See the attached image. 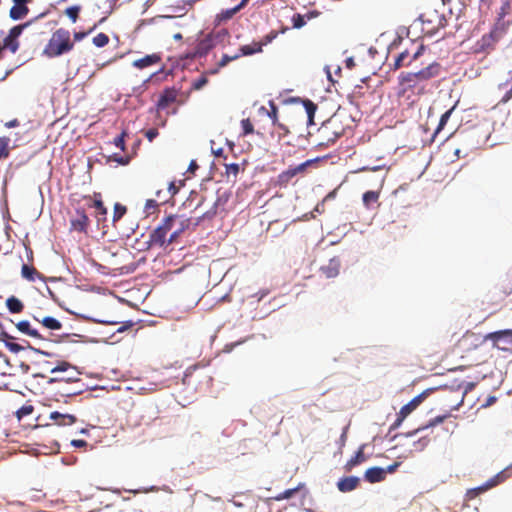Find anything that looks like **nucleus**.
I'll return each mask as SVG.
<instances>
[{
	"label": "nucleus",
	"mask_w": 512,
	"mask_h": 512,
	"mask_svg": "<svg viewBox=\"0 0 512 512\" xmlns=\"http://www.w3.org/2000/svg\"><path fill=\"white\" fill-rule=\"evenodd\" d=\"M71 365L68 362H62L51 370L52 373L66 371Z\"/></svg>",
	"instance_id": "nucleus-61"
},
{
	"label": "nucleus",
	"mask_w": 512,
	"mask_h": 512,
	"mask_svg": "<svg viewBox=\"0 0 512 512\" xmlns=\"http://www.w3.org/2000/svg\"><path fill=\"white\" fill-rule=\"evenodd\" d=\"M30 25V22H26L20 25H16L9 30V33L12 37L18 40L19 36L22 34L23 30Z\"/></svg>",
	"instance_id": "nucleus-41"
},
{
	"label": "nucleus",
	"mask_w": 512,
	"mask_h": 512,
	"mask_svg": "<svg viewBox=\"0 0 512 512\" xmlns=\"http://www.w3.org/2000/svg\"><path fill=\"white\" fill-rule=\"evenodd\" d=\"M243 7H239V4L237 6H235L234 8L230 9V10H227L225 12V18H231L234 14H236L240 9H242Z\"/></svg>",
	"instance_id": "nucleus-64"
},
{
	"label": "nucleus",
	"mask_w": 512,
	"mask_h": 512,
	"mask_svg": "<svg viewBox=\"0 0 512 512\" xmlns=\"http://www.w3.org/2000/svg\"><path fill=\"white\" fill-rule=\"evenodd\" d=\"M495 33L496 32L490 31L488 34L483 35L482 38L477 42V51L489 52L493 50L496 43L500 40Z\"/></svg>",
	"instance_id": "nucleus-14"
},
{
	"label": "nucleus",
	"mask_w": 512,
	"mask_h": 512,
	"mask_svg": "<svg viewBox=\"0 0 512 512\" xmlns=\"http://www.w3.org/2000/svg\"><path fill=\"white\" fill-rule=\"evenodd\" d=\"M345 132L338 117H331L318 129V146L328 147L336 142Z\"/></svg>",
	"instance_id": "nucleus-3"
},
{
	"label": "nucleus",
	"mask_w": 512,
	"mask_h": 512,
	"mask_svg": "<svg viewBox=\"0 0 512 512\" xmlns=\"http://www.w3.org/2000/svg\"><path fill=\"white\" fill-rule=\"evenodd\" d=\"M34 411V407L33 405L31 404H25L23 405L22 407H20L17 411H16V416L18 419H22L23 417L25 416H28L30 414H32Z\"/></svg>",
	"instance_id": "nucleus-40"
},
{
	"label": "nucleus",
	"mask_w": 512,
	"mask_h": 512,
	"mask_svg": "<svg viewBox=\"0 0 512 512\" xmlns=\"http://www.w3.org/2000/svg\"><path fill=\"white\" fill-rule=\"evenodd\" d=\"M91 207H94L97 210V217L99 221L101 219H105V216L107 214V208L104 206L102 200L95 199Z\"/></svg>",
	"instance_id": "nucleus-36"
},
{
	"label": "nucleus",
	"mask_w": 512,
	"mask_h": 512,
	"mask_svg": "<svg viewBox=\"0 0 512 512\" xmlns=\"http://www.w3.org/2000/svg\"><path fill=\"white\" fill-rule=\"evenodd\" d=\"M160 61L161 56L159 54L154 53L135 60L133 62V66L138 69H144L146 67L158 64Z\"/></svg>",
	"instance_id": "nucleus-17"
},
{
	"label": "nucleus",
	"mask_w": 512,
	"mask_h": 512,
	"mask_svg": "<svg viewBox=\"0 0 512 512\" xmlns=\"http://www.w3.org/2000/svg\"><path fill=\"white\" fill-rule=\"evenodd\" d=\"M293 27L299 29L306 24L304 17L301 14H295L292 18Z\"/></svg>",
	"instance_id": "nucleus-52"
},
{
	"label": "nucleus",
	"mask_w": 512,
	"mask_h": 512,
	"mask_svg": "<svg viewBox=\"0 0 512 512\" xmlns=\"http://www.w3.org/2000/svg\"><path fill=\"white\" fill-rule=\"evenodd\" d=\"M127 133L126 131H122V133L117 136L113 143L116 147L120 148L122 151L125 150V137H126Z\"/></svg>",
	"instance_id": "nucleus-50"
},
{
	"label": "nucleus",
	"mask_w": 512,
	"mask_h": 512,
	"mask_svg": "<svg viewBox=\"0 0 512 512\" xmlns=\"http://www.w3.org/2000/svg\"><path fill=\"white\" fill-rule=\"evenodd\" d=\"M273 126L275 128V132L277 133L279 139L286 136L289 133V129L287 128V126L280 122L276 123Z\"/></svg>",
	"instance_id": "nucleus-48"
},
{
	"label": "nucleus",
	"mask_w": 512,
	"mask_h": 512,
	"mask_svg": "<svg viewBox=\"0 0 512 512\" xmlns=\"http://www.w3.org/2000/svg\"><path fill=\"white\" fill-rule=\"evenodd\" d=\"M112 159L121 165H127L130 162L129 157H122L118 155H114Z\"/></svg>",
	"instance_id": "nucleus-62"
},
{
	"label": "nucleus",
	"mask_w": 512,
	"mask_h": 512,
	"mask_svg": "<svg viewBox=\"0 0 512 512\" xmlns=\"http://www.w3.org/2000/svg\"><path fill=\"white\" fill-rule=\"evenodd\" d=\"M215 46L214 36L209 33L205 35L204 38L199 40L196 45L195 51L191 54H188L187 58H196V57H204L206 56L210 50Z\"/></svg>",
	"instance_id": "nucleus-9"
},
{
	"label": "nucleus",
	"mask_w": 512,
	"mask_h": 512,
	"mask_svg": "<svg viewBox=\"0 0 512 512\" xmlns=\"http://www.w3.org/2000/svg\"><path fill=\"white\" fill-rule=\"evenodd\" d=\"M40 323L48 330H60L62 328V323L52 316L42 317Z\"/></svg>",
	"instance_id": "nucleus-26"
},
{
	"label": "nucleus",
	"mask_w": 512,
	"mask_h": 512,
	"mask_svg": "<svg viewBox=\"0 0 512 512\" xmlns=\"http://www.w3.org/2000/svg\"><path fill=\"white\" fill-rule=\"evenodd\" d=\"M159 135L157 128H150L145 131V137L152 142Z\"/></svg>",
	"instance_id": "nucleus-58"
},
{
	"label": "nucleus",
	"mask_w": 512,
	"mask_h": 512,
	"mask_svg": "<svg viewBox=\"0 0 512 512\" xmlns=\"http://www.w3.org/2000/svg\"><path fill=\"white\" fill-rule=\"evenodd\" d=\"M450 416V414H445V415H440V416H436L435 418L429 420V422L425 425V426H422V427H419L418 429H416L415 431L409 433V435H413L417 432H420L422 430H425L427 428H430V427H434L438 424H441L445 421V419H447L448 417Z\"/></svg>",
	"instance_id": "nucleus-30"
},
{
	"label": "nucleus",
	"mask_w": 512,
	"mask_h": 512,
	"mask_svg": "<svg viewBox=\"0 0 512 512\" xmlns=\"http://www.w3.org/2000/svg\"><path fill=\"white\" fill-rule=\"evenodd\" d=\"M364 448L365 445L360 446L356 454L347 461V463L344 466L346 471H351L354 467L366 461L367 457L364 454Z\"/></svg>",
	"instance_id": "nucleus-20"
},
{
	"label": "nucleus",
	"mask_w": 512,
	"mask_h": 512,
	"mask_svg": "<svg viewBox=\"0 0 512 512\" xmlns=\"http://www.w3.org/2000/svg\"><path fill=\"white\" fill-rule=\"evenodd\" d=\"M240 167L237 163L227 164L225 166V174L229 178L230 176H233L234 179H236L238 173H239Z\"/></svg>",
	"instance_id": "nucleus-43"
},
{
	"label": "nucleus",
	"mask_w": 512,
	"mask_h": 512,
	"mask_svg": "<svg viewBox=\"0 0 512 512\" xmlns=\"http://www.w3.org/2000/svg\"><path fill=\"white\" fill-rule=\"evenodd\" d=\"M509 23L505 22L504 19H498L494 28L491 30L492 32H496V36L501 39L507 31Z\"/></svg>",
	"instance_id": "nucleus-33"
},
{
	"label": "nucleus",
	"mask_w": 512,
	"mask_h": 512,
	"mask_svg": "<svg viewBox=\"0 0 512 512\" xmlns=\"http://www.w3.org/2000/svg\"><path fill=\"white\" fill-rule=\"evenodd\" d=\"M73 48L74 43L70 39V32L67 29L59 28L52 33L44 47L43 55L48 58H56L70 52Z\"/></svg>",
	"instance_id": "nucleus-1"
},
{
	"label": "nucleus",
	"mask_w": 512,
	"mask_h": 512,
	"mask_svg": "<svg viewBox=\"0 0 512 512\" xmlns=\"http://www.w3.org/2000/svg\"><path fill=\"white\" fill-rule=\"evenodd\" d=\"M16 327L21 333H23L27 336H30L35 339H41V340L44 339V337L38 332V330L34 329L31 326L29 321H26V320L19 321L16 324Z\"/></svg>",
	"instance_id": "nucleus-19"
},
{
	"label": "nucleus",
	"mask_w": 512,
	"mask_h": 512,
	"mask_svg": "<svg viewBox=\"0 0 512 512\" xmlns=\"http://www.w3.org/2000/svg\"><path fill=\"white\" fill-rule=\"evenodd\" d=\"M303 105H304V108H305L307 116H308V124L309 125L314 124V116H315V112L317 110V105L309 99L304 100Z\"/></svg>",
	"instance_id": "nucleus-32"
},
{
	"label": "nucleus",
	"mask_w": 512,
	"mask_h": 512,
	"mask_svg": "<svg viewBox=\"0 0 512 512\" xmlns=\"http://www.w3.org/2000/svg\"><path fill=\"white\" fill-rule=\"evenodd\" d=\"M6 306L11 313H21L24 309V304L15 296H11L6 300Z\"/></svg>",
	"instance_id": "nucleus-25"
},
{
	"label": "nucleus",
	"mask_w": 512,
	"mask_h": 512,
	"mask_svg": "<svg viewBox=\"0 0 512 512\" xmlns=\"http://www.w3.org/2000/svg\"><path fill=\"white\" fill-rule=\"evenodd\" d=\"M92 42L96 47L102 48L109 43V37L107 34L101 32L93 37Z\"/></svg>",
	"instance_id": "nucleus-38"
},
{
	"label": "nucleus",
	"mask_w": 512,
	"mask_h": 512,
	"mask_svg": "<svg viewBox=\"0 0 512 512\" xmlns=\"http://www.w3.org/2000/svg\"><path fill=\"white\" fill-rule=\"evenodd\" d=\"M359 479L354 476L345 477L339 480L337 487L341 492H350L357 488Z\"/></svg>",
	"instance_id": "nucleus-21"
},
{
	"label": "nucleus",
	"mask_w": 512,
	"mask_h": 512,
	"mask_svg": "<svg viewBox=\"0 0 512 512\" xmlns=\"http://www.w3.org/2000/svg\"><path fill=\"white\" fill-rule=\"evenodd\" d=\"M79 381V379H74L72 377H69V378H66V377H60V378H51L50 379V383H53V382H56V383H59V384H67V383H70V382H77Z\"/></svg>",
	"instance_id": "nucleus-57"
},
{
	"label": "nucleus",
	"mask_w": 512,
	"mask_h": 512,
	"mask_svg": "<svg viewBox=\"0 0 512 512\" xmlns=\"http://www.w3.org/2000/svg\"><path fill=\"white\" fill-rule=\"evenodd\" d=\"M1 46L3 49H8L12 53H16L19 49L20 43L16 38H14L10 34H8L3 39V45H1Z\"/></svg>",
	"instance_id": "nucleus-29"
},
{
	"label": "nucleus",
	"mask_w": 512,
	"mask_h": 512,
	"mask_svg": "<svg viewBox=\"0 0 512 512\" xmlns=\"http://www.w3.org/2000/svg\"><path fill=\"white\" fill-rule=\"evenodd\" d=\"M380 197L379 191H366L362 196L363 204L366 208H370L372 204L377 203Z\"/></svg>",
	"instance_id": "nucleus-28"
},
{
	"label": "nucleus",
	"mask_w": 512,
	"mask_h": 512,
	"mask_svg": "<svg viewBox=\"0 0 512 512\" xmlns=\"http://www.w3.org/2000/svg\"><path fill=\"white\" fill-rule=\"evenodd\" d=\"M455 106H453L452 108H450L449 110H447L444 114H442L441 118H440V121L438 123V126L433 134V138H435V136L445 127V125L447 124L453 110H454Z\"/></svg>",
	"instance_id": "nucleus-35"
},
{
	"label": "nucleus",
	"mask_w": 512,
	"mask_h": 512,
	"mask_svg": "<svg viewBox=\"0 0 512 512\" xmlns=\"http://www.w3.org/2000/svg\"><path fill=\"white\" fill-rule=\"evenodd\" d=\"M241 127L243 129V135L246 136L248 134H252L254 132V127L250 119H243L241 121Z\"/></svg>",
	"instance_id": "nucleus-46"
},
{
	"label": "nucleus",
	"mask_w": 512,
	"mask_h": 512,
	"mask_svg": "<svg viewBox=\"0 0 512 512\" xmlns=\"http://www.w3.org/2000/svg\"><path fill=\"white\" fill-rule=\"evenodd\" d=\"M483 340L491 341L494 348L512 353V329L488 333L484 336Z\"/></svg>",
	"instance_id": "nucleus-6"
},
{
	"label": "nucleus",
	"mask_w": 512,
	"mask_h": 512,
	"mask_svg": "<svg viewBox=\"0 0 512 512\" xmlns=\"http://www.w3.org/2000/svg\"><path fill=\"white\" fill-rule=\"evenodd\" d=\"M239 57L238 54L234 55V56H229L227 54H224L221 58V60L219 61L218 63V66L219 67H224L226 66L229 62H231L232 60H235Z\"/></svg>",
	"instance_id": "nucleus-55"
},
{
	"label": "nucleus",
	"mask_w": 512,
	"mask_h": 512,
	"mask_svg": "<svg viewBox=\"0 0 512 512\" xmlns=\"http://www.w3.org/2000/svg\"><path fill=\"white\" fill-rule=\"evenodd\" d=\"M29 12V8L27 5H16L12 6L10 9V18L13 20H20L24 18Z\"/></svg>",
	"instance_id": "nucleus-24"
},
{
	"label": "nucleus",
	"mask_w": 512,
	"mask_h": 512,
	"mask_svg": "<svg viewBox=\"0 0 512 512\" xmlns=\"http://www.w3.org/2000/svg\"><path fill=\"white\" fill-rule=\"evenodd\" d=\"M421 30L425 35L432 36L446 25L445 16L436 9H427L418 18Z\"/></svg>",
	"instance_id": "nucleus-4"
},
{
	"label": "nucleus",
	"mask_w": 512,
	"mask_h": 512,
	"mask_svg": "<svg viewBox=\"0 0 512 512\" xmlns=\"http://www.w3.org/2000/svg\"><path fill=\"white\" fill-rule=\"evenodd\" d=\"M398 96L410 98V93L420 94L423 91L421 82L413 72H401L398 76Z\"/></svg>",
	"instance_id": "nucleus-5"
},
{
	"label": "nucleus",
	"mask_w": 512,
	"mask_h": 512,
	"mask_svg": "<svg viewBox=\"0 0 512 512\" xmlns=\"http://www.w3.org/2000/svg\"><path fill=\"white\" fill-rule=\"evenodd\" d=\"M89 223V218L83 209H76L70 220L71 229L81 233L87 232Z\"/></svg>",
	"instance_id": "nucleus-10"
},
{
	"label": "nucleus",
	"mask_w": 512,
	"mask_h": 512,
	"mask_svg": "<svg viewBox=\"0 0 512 512\" xmlns=\"http://www.w3.org/2000/svg\"><path fill=\"white\" fill-rule=\"evenodd\" d=\"M474 340H478V336L473 332L467 331L460 340V343L468 341L473 342Z\"/></svg>",
	"instance_id": "nucleus-60"
},
{
	"label": "nucleus",
	"mask_w": 512,
	"mask_h": 512,
	"mask_svg": "<svg viewBox=\"0 0 512 512\" xmlns=\"http://www.w3.org/2000/svg\"><path fill=\"white\" fill-rule=\"evenodd\" d=\"M295 176L296 174L293 167H289L278 175V184L286 186Z\"/></svg>",
	"instance_id": "nucleus-31"
},
{
	"label": "nucleus",
	"mask_w": 512,
	"mask_h": 512,
	"mask_svg": "<svg viewBox=\"0 0 512 512\" xmlns=\"http://www.w3.org/2000/svg\"><path fill=\"white\" fill-rule=\"evenodd\" d=\"M262 51V46L259 43H255L253 46L251 45H244L241 47V52L243 55H251L257 52Z\"/></svg>",
	"instance_id": "nucleus-39"
},
{
	"label": "nucleus",
	"mask_w": 512,
	"mask_h": 512,
	"mask_svg": "<svg viewBox=\"0 0 512 512\" xmlns=\"http://www.w3.org/2000/svg\"><path fill=\"white\" fill-rule=\"evenodd\" d=\"M425 394L422 393L414 397L411 401L405 404L397 414V418L394 423L390 426V431L399 428L405 418L410 415L423 401Z\"/></svg>",
	"instance_id": "nucleus-8"
},
{
	"label": "nucleus",
	"mask_w": 512,
	"mask_h": 512,
	"mask_svg": "<svg viewBox=\"0 0 512 512\" xmlns=\"http://www.w3.org/2000/svg\"><path fill=\"white\" fill-rule=\"evenodd\" d=\"M126 212H127V209L125 206L121 205L120 203H116L114 205L113 221L120 220L125 215Z\"/></svg>",
	"instance_id": "nucleus-42"
},
{
	"label": "nucleus",
	"mask_w": 512,
	"mask_h": 512,
	"mask_svg": "<svg viewBox=\"0 0 512 512\" xmlns=\"http://www.w3.org/2000/svg\"><path fill=\"white\" fill-rule=\"evenodd\" d=\"M429 442H430L429 438L423 437V438H421L418 441L413 443V450L414 451H418V452L422 451L423 449H425V447H427Z\"/></svg>",
	"instance_id": "nucleus-47"
},
{
	"label": "nucleus",
	"mask_w": 512,
	"mask_h": 512,
	"mask_svg": "<svg viewBox=\"0 0 512 512\" xmlns=\"http://www.w3.org/2000/svg\"><path fill=\"white\" fill-rule=\"evenodd\" d=\"M302 487H303V484H299L295 488L287 489V490L283 491L282 493H280L279 495H277L275 497V499L277 501H281V500H284V499H289V498L293 497Z\"/></svg>",
	"instance_id": "nucleus-37"
},
{
	"label": "nucleus",
	"mask_w": 512,
	"mask_h": 512,
	"mask_svg": "<svg viewBox=\"0 0 512 512\" xmlns=\"http://www.w3.org/2000/svg\"><path fill=\"white\" fill-rule=\"evenodd\" d=\"M508 85H510V88H509V90L506 91L504 96L500 99L499 104H506L508 101H510V99H512V70L509 71L508 78L506 79V81L500 83L498 85V88L504 89Z\"/></svg>",
	"instance_id": "nucleus-22"
},
{
	"label": "nucleus",
	"mask_w": 512,
	"mask_h": 512,
	"mask_svg": "<svg viewBox=\"0 0 512 512\" xmlns=\"http://www.w3.org/2000/svg\"><path fill=\"white\" fill-rule=\"evenodd\" d=\"M269 105H270V111L267 112L268 116L270 117V119L272 120V123L273 125H275L276 123H278V107L276 106V104L273 102V101H270L269 102Z\"/></svg>",
	"instance_id": "nucleus-45"
},
{
	"label": "nucleus",
	"mask_w": 512,
	"mask_h": 512,
	"mask_svg": "<svg viewBox=\"0 0 512 512\" xmlns=\"http://www.w3.org/2000/svg\"><path fill=\"white\" fill-rule=\"evenodd\" d=\"M311 164H312V160H307V161H305V162H303V163H301V164H299V165H297V166L293 167V169H294V171H295L296 176H297L298 174H302V173H304V172L306 171V169H307Z\"/></svg>",
	"instance_id": "nucleus-54"
},
{
	"label": "nucleus",
	"mask_w": 512,
	"mask_h": 512,
	"mask_svg": "<svg viewBox=\"0 0 512 512\" xmlns=\"http://www.w3.org/2000/svg\"><path fill=\"white\" fill-rule=\"evenodd\" d=\"M10 139L8 137H0V160L6 159L10 154Z\"/></svg>",
	"instance_id": "nucleus-34"
},
{
	"label": "nucleus",
	"mask_w": 512,
	"mask_h": 512,
	"mask_svg": "<svg viewBox=\"0 0 512 512\" xmlns=\"http://www.w3.org/2000/svg\"><path fill=\"white\" fill-rule=\"evenodd\" d=\"M191 225V219L183 218L177 215V221L175 222V226L172 229V232L169 234V242H176L180 235L189 229Z\"/></svg>",
	"instance_id": "nucleus-13"
},
{
	"label": "nucleus",
	"mask_w": 512,
	"mask_h": 512,
	"mask_svg": "<svg viewBox=\"0 0 512 512\" xmlns=\"http://www.w3.org/2000/svg\"><path fill=\"white\" fill-rule=\"evenodd\" d=\"M216 214V210L213 209L212 211H206L204 212L201 216H199L196 221L193 223L194 227L198 226L200 224L201 221H203L204 219H211L214 217V215Z\"/></svg>",
	"instance_id": "nucleus-53"
},
{
	"label": "nucleus",
	"mask_w": 512,
	"mask_h": 512,
	"mask_svg": "<svg viewBox=\"0 0 512 512\" xmlns=\"http://www.w3.org/2000/svg\"><path fill=\"white\" fill-rule=\"evenodd\" d=\"M49 418L58 426H70L77 421L74 415L57 411L51 412Z\"/></svg>",
	"instance_id": "nucleus-16"
},
{
	"label": "nucleus",
	"mask_w": 512,
	"mask_h": 512,
	"mask_svg": "<svg viewBox=\"0 0 512 512\" xmlns=\"http://www.w3.org/2000/svg\"><path fill=\"white\" fill-rule=\"evenodd\" d=\"M82 391L79 389V390H73V389H62L61 390V393L62 395L64 396H73V395H78L80 394Z\"/></svg>",
	"instance_id": "nucleus-63"
},
{
	"label": "nucleus",
	"mask_w": 512,
	"mask_h": 512,
	"mask_svg": "<svg viewBox=\"0 0 512 512\" xmlns=\"http://www.w3.org/2000/svg\"><path fill=\"white\" fill-rule=\"evenodd\" d=\"M510 468H506L499 472L497 475H495L493 478H491L487 484L486 488L494 487L502 482H504L507 478L511 476Z\"/></svg>",
	"instance_id": "nucleus-23"
},
{
	"label": "nucleus",
	"mask_w": 512,
	"mask_h": 512,
	"mask_svg": "<svg viewBox=\"0 0 512 512\" xmlns=\"http://www.w3.org/2000/svg\"><path fill=\"white\" fill-rule=\"evenodd\" d=\"M208 83V78L205 75H202L192 83V89L200 90Z\"/></svg>",
	"instance_id": "nucleus-49"
},
{
	"label": "nucleus",
	"mask_w": 512,
	"mask_h": 512,
	"mask_svg": "<svg viewBox=\"0 0 512 512\" xmlns=\"http://www.w3.org/2000/svg\"><path fill=\"white\" fill-rule=\"evenodd\" d=\"M198 369V365H192V366H189L185 372H184V376H183V383L184 384H188L189 381V377L193 374L194 371H196Z\"/></svg>",
	"instance_id": "nucleus-56"
},
{
	"label": "nucleus",
	"mask_w": 512,
	"mask_h": 512,
	"mask_svg": "<svg viewBox=\"0 0 512 512\" xmlns=\"http://www.w3.org/2000/svg\"><path fill=\"white\" fill-rule=\"evenodd\" d=\"M21 275L28 281H35L36 277L41 278V274L33 267L23 264L21 268Z\"/></svg>",
	"instance_id": "nucleus-27"
},
{
	"label": "nucleus",
	"mask_w": 512,
	"mask_h": 512,
	"mask_svg": "<svg viewBox=\"0 0 512 512\" xmlns=\"http://www.w3.org/2000/svg\"><path fill=\"white\" fill-rule=\"evenodd\" d=\"M341 261L339 257L331 258L327 264L321 266L320 271L326 278H335L339 275Z\"/></svg>",
	"instance_id": "nucleus-15"
},
{
	"label": "nucleus",
	"mask_w": 512,
	"mask_h": 512,
	"mask_svg": "<svg viewBox=\"0 0 512 512\" xmlns=\"http://www.w3.org/2000/svg\"><path fill=\"white\" fill-rule=\"evenodd\" d=\"M441 72V65L438 62H432L428 64L425 68L413 72L418 79V81L425 82L432 78L437 77Z\"/></svg>",
	"instance_id": "nucleus-11"
},
{
	"label": "nucleus",
	"mask_w": 512,
	"mask_h": 512,
	"mask_svg": "<svg viewBox=\"0 0 512 512\" xmlns=\"http://www.w3.org/2000/svg\"><path fill=\"white\" fill-rule=\"evenodd\" d=\"M177 215H169L165 217L161 223L149 234V245L151 247L164 248L173 242H169V234L175 226Z\"/></svg>",
	"instance_id": "nucleus-2"
},
{
	"label": "nucleus",
	"mask_w": 512,
	"mask_h": 512,
	"mask_svg": "<svg viewBox=\"0 0 512 512\" xmlns=\"http://www.w3.org/2000/svg\"><path fill=\"white\" fill-rule=\"evenodd\" d=\"M411 46L415 47L414 51L405 49L404 51L399 53V55L396 57L394 65H393L395 70L399 69L401 67L411 65L413 61H415L422 55V53L425 49L422 44L416 46L414 43H411Z\"/></svg>",
	"instance_id": "nucleus-7"
},
{
	"label": "nucleus",
	"mask_w": 512,
	"mask_h": 512,
	"mask_svg": "<svg viewBox=\"0 0 512 512\" xmlns=\"http://www.w3.org/2000/svg\"><path fill=\"white\" fill-rule=\"evenodd\" d=\"M178 96V90L174 87L166 88L160 94L159 99L157 101V109L164 110L169 107L172 103H174Z\"/></svg>",
	"instance_id": "nucleus-12"
},
{
	"label": "nucleus",
	"mask_w": 512,
	"mask_h": 512,
	"mask_svg": "<svg viewBox=\"0 0 512 512\" xmlns=\"http://www.w3.org/2000/svg\"><path fill=\"white\" fill-rule=\"evenodd\" d=\"M386 476L385 469L381 467H371L366 470L365 478L370 483H377L383 481Z\"/></svg>",
	"instance_id": "nucleus-18"
},
{
	"label": "nucleus",
	"mask_w": 512,
	"mask_h": 512,
	"mask_svg": "<svg viewBox=\"0 0 512 512\" xmlns=\"http://www.w3.org/2000/svg\"><path fill=\"white\" fill-rule=\"evenodd\" d=\"M98 26V24H94L92 28H90L88 31H79V32H75L73 37H74V41H81L83 40L85 37H87L92 31H94L96 29V27Z\"/></svg>",
	"instance_id": "nucleus-51"
},
{
	"label": "nucleus",
	"mask_w": 512,
	"mask_h": 512,
	"mask_svg": "<svg viewBox=\"0 0 512 512\" xmlns=\"http://www.w3.org/2000/svg\"><path fill=\"white\" fill-rule=\"evenodd\" d=\"M80 6H70L66 8L65 14L70 18L72 22H76L80 12Z\"/></svg>",
	"instance_id": "nucleus-44"
},
{
	"label": "nucleus",
	"mask_w": 512,
	"mask_h": 512,
	"mask_svg": "<svg viewBox=\"0 0 512 512\" xmlns=\"http://www.w3.org/2000/svg\"><path fill=\"white\" fill-rule=\"evenodd\" d=\"M158 208V203L154 199H148L145 203V210L150 213V210L155 211Z\"/></svg>",
	"instance_id": "nucleus-59"
}]
</instances>
